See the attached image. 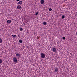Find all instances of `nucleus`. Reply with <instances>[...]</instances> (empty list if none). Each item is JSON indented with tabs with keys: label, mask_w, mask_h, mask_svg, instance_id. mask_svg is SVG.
<instances>
[{
	"label": "nucleus",
	"mask_w": 77,
	"mask_h": 77,
	"mask_svg": "<svg viewBox=\"0 0 77 77\" xmlns=\"http://www.w3.org/2000/svg\"><path fill=\"white\" fill-rule=\"evenodd\" d=\"M40 56L42 59H44L45 57V55L42 52L40 53Z\"/></svg>",
	"instance_id": "f257e3e1"
},
{
	"label": "nucleus",
	"mask_w": 77,
	"mask_h": 77,
	"mask_svg": "<svg viewBox=\"0 0 77 77\" xmlns=\"http://www.w3.org/2000/svg\"><path fill=\"white\" fill-rule=\"evenodd\" d=\"M13 60L14 62H15V63H17V62H18V60H17V59L16 57H14L13 58Z\"/></svg>",
	"instance_id": "f03ea898"
},
{
	"label": "nucleus",
	"mask_w": 77,
	"mask_h": 77,
	"mask_svg": "<svg viewBox=\"0 0 77 77\" xmlns=\"http://www.w3.org/2000/svg\"><path fill=\"white\" fill-rule=\"evenodd\" d=\"M52 51L53 52H56V49L55 48H54L52 49Z\"/></svg>",
	"instance_id": "7ed1b4c3"
},
{
	"label": "nucleus",
	"mask_w": 77,
	"mask_h": 77,
	"mask_svg": "<svg viewBox=\"0 0 77 77\" xmlns=\"http://www.w3.org/2000/svg\"><path fill=\"white\" fill-rule=\"evenodd\" d=\"M11 23V20H8L7 21V23L8 24H10Z\"/></svg>",
	"instance_id": "20e7f679"
},
{
	"label": "nucleus",
	"mask_w": 77,
	"mask_h": 77,
	"mask_svg": "<svg viewBox=\"0 0 77 77\" xmlns=\"http://www.w3.org/2000/svg\"><path fill=\"white\" fill-rule=\"evenodd\" d=\"M23 4V2L22 1H19L18 2V4L19 5H21V4Z\"/></svg>",
	"instance_id": "39448f33"
},
{
	"label": "nucleus",
	"mask_w": 77,
	"mask_h": 77,
	"mask_svg": "<svg viewBox=\"0 0 77 77\" xmlns=\"http://www.w3.org/2000/svg\"><path fill=\"white\" fill-rule=\"evenodd\" d=\"M55 72H59V69L58 68H55Z\"/></svg>",
	"instance_id": "423d86ee"
},
{
	"label": "nucleus",
	"mask_w": 77,
	"mask_h": 77,
	"mask_svg": "<svg viewBox=\"0 0 77 77\" xmlns=\"http://www.w3.org/2000/svg\"><path fill=\"white\" fill-rule=\"evenodd\" d=\"M45 2L44 0H42L41 1V4H44V3Z\"/></svg>",
	"instance_id": "0eeeda50"
},
{
	"label": "nucleus",
	"mask_w": 77,
	"mask_h": 77,
	"mask_svg": "<svg viewBox=\"0 0 77 77\" xmlns=\"http://www.w3.org/2000/svg\"><path fill=\"white\" fill-rule=\"evenodd\" d=\"M17 9H21V6L20 5L17 6Z\"/></svg>",
	"instance_id": "6e6552de"
},
{
	"label": "nucleus",
	"mask_w": 77,
	"mask_h": 77,
	"mask_svg": "<svg viewBox=\"0 0 77 77\" xmlns=\"http://www.w3.org/2000/svg\"><path fill=\"white\" fill-rule=\"evenodd\" d=\"M16 56H17V57H20V54H19L18 53H17L16 54Z\"/></svg>",
	"instance_id": "1a4fd4ad"
},
{
	"label": "nucleus",
	"mask_w": 77,
	"mask_h": 77,
	"mask_svg": "<svg viewBox=\"0 0 77 77\" xmlns=\"http://www.w3.org/2000/svg\"><path fill=\"white\" fill-rule=\"evenodd\" d=\"M12 36H13V37L14 38L17 37V35H12Z\"/></svg>",
	"instance_id": "9d476101"
},
{
	"label": "nucleus",
	"mask_w": 77,
	"mask_h": 77,
	"mask_svg": "<svg viewBox=\"0 0 77 77\" xmlns=\"http://www.w3.org/2000/svg\"><path fill=\"white\" fill-rule=\"evenodd\" d=\"M19 42H20V43H22V42H23V40L21 39L19 40Z\"/></svg>",
	"instance_id": "9b49d317"
},
{
	"label": "nucleus",
	"mask_w": 77,
	"mask_h": 77,
	"mask_svg": "<svg viewBox=\"0 0 77 77\" xmlns=\"http://www.w3.org/2000/svg\"><path fill=\"white\" fill-rule=\"evenodd\" d=\"M2 41L3 40H2V39L1 38H0V43H2Z\"/></svg>",
	"instance_id": "f8f14e48"
},
{
	"label": "nucleus",
	"mask_w": 77,
	"mask_h": 77,
	"mask_svg": "<svg viewBox=\"0 0 77 77\" xmlns=\"http://www.w3.org/2000/svg\"><path fill=\"white\" fill-rule=\"evenodd\" d=\"M43 24L44 25H46V24H47V22H43Z\"/></svg>",
	"instance_id": "ddd939ff"
},
{
	"label": "nucleus",
	"mask_w": 77,
	"mask_h": 77,
	"mask_svg": "<svg viewBox=\"0 0 77 77\" xmlns=\"http://www.w3.org/2000/svg\"><path fill=\"white\" fill-rule=\"evenodd\" d=\"M20 31H23V29L22 28H20Z\"/></svg>",
	"instance_id": "4468645a"
},
{
	"label": "nucleus",
	"mask_w": 77,
	"mask_h": 77,
	"mask_svg": "<svg viewBox=\"0 0 77 77\" xmlns=\"http://www.w3.org/2000/svg\"><path fill=\"white\" fill-rule=\"evenodd\" d=\"M3 62V60L1 59H0V64H1Z\"/></svg>",
	"instance_id": "2eb2a0df"
},
{
	"label": "nucleus",
	"mask_w": 77,
	"mask_h": 77,
	"mask_svg": "<svg viewBox=\"0 0 77 77\" xmlns=\"http://www.w3.org/2000/svg\"><path fill=\"white\" fill-rule=\"evenodd\" d=\"M62 18L63 19L64 18H65V16H64V15H63L62 16Z\"/></svg>",
	"instance_id": "dca6fc26"
},
{
	"label": "nucleus",
	"mask_w": 77,
	"mask_h": 77,
	"mask_svg": "<svg viewBox=\"0 0 77 77\" xmlns=\"http://www.w3.org/2000/svg\"><path fill=\"white\" fill-rule=\"evenodd\" d=\"M49 11H52V9L51 8H49Z\"/></svg>",
	"instance_id": "f3484780"
},
{
	"label": "nucleus",
	"mask_w": 77,
	"mask_h": 77,
	"mask_svg": "<svg viewBox=\"0 0 77 77\" xmlns=\"http://www.w3.org/2000/svg\"><path fill=\"white\" fill-rule=\"evenodd\" d=\"M38 12H36L35 13V15H38Z\"/></svg>",
	"instance_id": "a211bd4d"
},
{
	"label": "nucleus",
	"mask_w": 77,
	"mask_h": 77,
	"mask_svg": "<svg viewBox=\"0 0 77 77\" xmlns=\"http://www.w3.org/2000/svg\"><path fill=\"white\" fill-rule=\"evenodd\" d=\"M63 39H64V40L65 39V37H63Z\"/></svg>",
	"instance_id": "6ab92c4d"
},
{
	"label": "nucleus",
	"mask_w": 77,
	"mask_h": 77,
	"mask_svg": "<svg viewBox=\"0 0 77 77\" xmlns=\"http://www.w3.org/2000/svg\"><path fill=\"white\" fill-rule=\"evenodd\" d=\"M20 34H19V35H18V36L19 37H20Z\"/></svg>",
	"instance_id": "aec40b11"
},
{
	"label": "nucleus",
	"mask_w": 77,
	"mask_h": 77,
	"mask_svg": "<svg viewBox=\"0 0 77 77\" xmlns=\"http://www.w3.org/2000/svg\"><path fill=\"white\" fill-rule=\"evenodd\" d=\"M17 2H18V1H20V0H16Z\"/></svg>",
	"instance_id": "412c9836"
},
{
	"label": "nucleus",
	"mask_w": 77,
	"mask_h": 77,
	"mask_svg": "<svg viewBox=\"0 0 77 77\" xmlns=\"http://www.w3.org/2000/svg\"><path fill=\"white\" fill-rule=\"evenodd\" d=\"M76 35L77 36V32H76Z\"/></svg>",
	"instance_id": "4be33fe9"
}]
</instances>
